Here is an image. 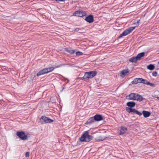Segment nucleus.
Listing matches in <instances>:
<instances>
[{
    "instance_id": "obj_9",
    "label": "nucleus",
    "mask_w": 159,
    "mask_h": 159,
    "mask_svg": "<svg viewBox=\"0 0 159 159\" xmlns=\"http://www.w3.org/2000/svg\"><path fill=\"white\" fill-rule=\"evenodd\" d=\"M85 20L86 21L89 23H92L94 21L93 16L92 15H90L87 17H86Z\"/></svg>"
},
{
    "instance_id": "obj_27",
    "label": "nucleus",
    "mask_w": 159,
    "mask_h": 159,
    "mask_svg": "<svg viewBox=\"0 0 159 159\" xmlns=\"http://www.w3.org/2000/svg\"><path fill=\"white\" fill-rule=\"evenodd\" d=\"M152 74L153 76H156L157 75V73L156 71L153 72L152 73Z\"/></svg>"
},
{
    "instance_id": "obj_17",
    "label": "nucleus",
    "mask_w": 159,
    "mask_h": 159,
    "mask_svg": "<svg viewBox=\"0 0 159 159\" xmlns=\"http://www.w3.org/2000/svg\"><path fill=\"white\" fill-rule=\"evenodd\" d=\"M95 120L94 119V117H91L87 121V122L88 124L94 122Z\"/></svg>"
},
{
    "instance_id": "obj_1",
    "label": "nucleus",
    "mask_w": 159,
    "mask_h": 159,
    "mask_svg": "<svg viewBox=\"0 0 159 159\" xmlns=\"http://www.w3.org/2000/svg\"><path fill=\"white\" fill-rule=\"evenodd\" d=\"M92 137L89 134L88 131L84 132L80 138V141L89 142L92 139Z\"/></svg>"
},
{
    "instance_id": "obj_20",
    "label": "nucleus",
    "mask_w": 159,
    "mask_h": 159,
    "mask_svg": "<svg viewBox=\"0 0 159 159\" xmlns=\"http://www.w3.org/2000/svg\"><path fill=\"white\" fill-rule=\"evenodd\" d=\"M154 68V66L152 64H150L148 66V68L150 70H153Z\"/></svg>"
},
{
    "instance_id": "obj_8",
    "label": "nucleus",
    "mask_w": 159,
    "mask_h": 159,
    "mask_svg": "<svg viewBox=\"0 0 159 159\" xmlns=\"http://www.w3.org/2000/svg\"><path fill=\"white\" fill-rule=\"evenodd\" d=\"M135 28V26L130 27L125 30L123 33L120 35L119 38L121 37L122 36H126L129 34Z\"/></svg>"
},
{
    "instance_id": "obj_25",
    "label": "nucleus",
    "mask_w": 159,
    "mask_h": 159,
    "mask_svg": "<svg viewBox=\"0 0 159 159\" xmlns=\"http://www.w3.org/2000/svg\"><path fill=\"white\" fill-rule=\"evenodd\" d=\"M138 83H141L142 81L143 80V79L141 78H137Z\"/></svg>"
},
{
    "instance_id": "obj_12",
    "label": "nucleus",
    "mask_w": 159,
    "mask_h": 159,
    "mask_svg": "<svg viewBox=\"0 0 159 159\" xmlns=\"http://www.w3.org/2000/svg\"><path fill=\"white\" fill-rule=\"evenodd\" d=\"M65 51L66 52H68L71 54L74 53L75 52V50H73L70 48H65Z\"/></svg>"
},
{
    "instance_id": "obj_35",
    "label": "nucleus",
    "mask_w": 159,
    "mask_h": 159,
    "mask_svg": "<svg viewBox=\"0 0 159 159\" xmlns=\"http://www.w3.org/2000/svg\"><path fill=\"white\" fill-rule=\"evenodd\" d=\"M157 99H158V100H159V97H157Z\"/></svg>"
},
{
    "instance_id": "obj_30",
    "label": "nucleus",
    "mask_w": 159,
    "mask_h": 159,
    "mask_svg": "<svg viewBox=\"0 0 159 159\" xmlns=\"http://www.w3.org/2000/svg\"><path fill=\"white\" fill-rule=\"evenodd\" d=\"M29 152H27L25 153V156L26 157H28L29 156Z\"/></svg>"
},
{
    "instance_id": "obj_22",
    "label": "nucleus",
    "mask_w": 159,
    "mask_h": 159,
    "mask_svg": "<svg viewBox=\"0 0 159 159\" xmlns=\"http://www.w3.org/2000/svg\"><path fill=\"white\" fill-rule=\"evenodd\" d=\"M65 65H66V64H60L58 65L57 66H56L55 67H54V68H55V69L56 68L61 67L63 66H64Z\"/></svg>"
},
{
    "instance_id": "obj_4",
    "label": "nucleus",
    "mask_w": 159,
    "mask_h": 159,
    "mask_svg": "<svg viewBox=\"0 0 159 159\" xmlns=\"http://www.w3.org/2000/svg\"><path fill=\"white\" fill-rule=\"evenodd\" d=\"M54 121L53 120L45 116H42L40 119L39 122L41 124L50 123Z\"/></svg>"
},
{
    "instance_id": "obj_21",
    "label": "nucleus",
    "mask_w": 159,
    "mask_h": 159,
    "mask_svg": "<svg viewBox=\"0 0 159 159\" xmlns=\"http://www.w3.org/2000/svg\"><path fill=\"white\" fill-rule=\"evenodd\" d=\"M137 78L135 79L132 82V83L133 84H136L138 83Z\"/></svg>"
},
{
    "instance_id": "obj_37",
    "label": "nucleus",
    "mask_w": 159,
    "mask_h": 159,
    "mask_svg": "<svg viewBox=\"0 0 159 159\" xmlns=\"http://www.w3.org/2000/svg\"><path fill=\"white\" fill-rule=\"evenodd\" d=\"M66 79V80H68L67 82H68V81H69V80L68 79Z\"/></svg>"
},
{
    "instance_id": "obj_26",
    "label": "nucleus",
    "mask_w": 159,
    "mask_h": 159,
    "mask_svg": "<svg viewBox=\"0 0 159 159\" xmlns=\"http://www.w3.org/2000/svg\"><path fill=\"white\" fill-rule=\"evenodd\" d=\"M135 113L138 115H139V116H141L142 115V113H141L140 112H139V111H137L136 110V113Z\"/></svg>"
},
{
    "instance_id": "obj_13",
    "label": "nucleus",
    "mask_w": 159,
    "mask_h": 159,
    "mask_svg": "<svg viewBox=\"0 0 159 159\" xmlns=\"http://www.w3.org/2000/svg\"><path fill=\"white\" fill-rule=\"evenodd\" d=\"M94 117L95 121H99L102 120V117L100 115H96Z\"/></svg>"
},
{
    "instance_id": "obj_31",
    "label": "nucleus",
    "mask_w": 159,
    "mask_h": 159,
    "mask_svg": "<svg viewBox=\"0 0 159 159\" xmlns=\"http://www.w3.org/2000/svg\"><path fill=\"white\" fill-rule=\"evenodd\" d=\"M79 114V112H76V115L75 117H76V119H77L79 117V115H77V114Z\"/></svg>"
},
{
    "instance_id": "obj_18",
    "label": "nucleus",
    "mask_w": 159,
    "mask_h": 159,
    "mask_svg": "<svg viewBox=\"0 0 159 159\" xmlns=\"http://www.w3.org/2000/svg\"><path fill=\"white\" fill-rule=\"evenodd\" d=\"M73 16H80V10L75 11L73 14Z\"/></svg>"
},
{
    "instance_id": "obj_23",
    "label": "nucleus",
    "mask_w": 159,
    "mask_h": 159,
    "mask_svg": "<svg viewBox=\"0 0 159 159\" xmlns=\"http://www.w3.org/2000/svg\"><path fill=\"white\" fill-rule=\"evenodd\" d=\"M148 81L146 80L143 79L141 83H143L144 84H148Z\"/></svg>"
},
{
    "instance_id": "obj_38",
    "label": "nucleus",
    "mask_w": 159,
    "mask_h": 159,
    "mask_svg": "<svg viewBox=\"0 0 159 159\" xmlns=\"http://www.w3.org/2000/svg\"><path fill=\"white\" fill-rule=\"evenodd\" d=\"M78 140H80V138H79Z\"/></svg>"
},
{
    "instance_id": "obj_15",
    "label": "nucleus",
    "mask_w": 159,
    "mask_h": 159,
    "mask_svg": "<svg viewBox=\"0 0 159 159\" xmlns=\"http://www.w3.org/2000/svg\"><path fill=\"white\" fill-rule=\"evenodd\" d=\"M135 105V102H128L127 103V105L128 107H134Z\"/></svg>"
},
{
    "instance_id": "obj_24",
    "label": "nucleus",
    "mask_w": 159,
    "mask_h": 159,
    "mask_svg": "<svg viewBox=\"0 0 159 159\" xmlns=\"http://www.w3.org/2000/svg\"><path fill=\"white\" fill-rule=\"evenodd\" d=\"M147 85H149L151 86L152 87H154L155 86V85L153 84H152V83H150L148 82Z\"/></svg>"
},
{
    "instance_id": "obj_29",
    "label": "nucleus",
    "mask_w": 159,
    "mask_h": 159,
    "mask_svg": "<svg viewBox=\"0 0 159 159\" xmlns=\"http://www.w3.org/2000/svg\"><path fill=\"white\" fill-rule=\"evenodd\" d=\"M136 110L134 109H131L130 112H134V113H136Z\"/></svg>"
},
{
    "instance_id": "obj_19",
    "label": "nucleus",
    "mask_w": 159,
    "mask_h": 159,
    "mask_svg": "<svg viewBox=\"0 0 159 159\" xmlns=\"http://www.w3.org/2000/svg\"><path fill=\"white\" fill-rule=\"evenodd\" d=\"M86 15V13L85 11H80V17L85 16Z\"/></svg>"
},
{
    "instance_id": "obj_5",
    "label": "nucleus",
    "mask_w": 159,
    "mask_h": 159,
    "mask_svg": "<svg viewBox=\"0 0 159 159\" xmlns=\"http://www.w3.org/2000/svg\"><path fill=\"white\" fill-rule=\"evenodd\" d=\"M145 53L142 52L138 54L136 57H132L130 58L129 61L131 62H136L140 60L141 58L144 56Z\"/></svg>"
},
{
    "instance_id": "obj_32",
    "label": "nucleus",
    "mask_w": 159,
    "mask_h": 159,
    "mask_svg": "<svg viewBox=\"0 0 159 159\" xmlns=\"http://www.w3.org/2000/svg\"><path fill=\"white\" fill-rule=\"evenodd\" d=\"M75 54L76 55V56L80 55V51H78L76 52Z\"/></svg>"
},
{
    "instance_id": "obj_28",
    "label": "nucleus",
    "mask_w": 159,
    "mask_h": 159,
    "mask_svg": "<svg viewBox=\"0 0 159 159\" xmlns=\"http://www.w3.org/2000/svg\"><path fill=\"white\" fill-rule=\"evenodd\" d=\"M131 108H130L126 107V111L129 112H130V111H131Z\"/></svg>"
},
{
    "instance_id": "obj_10",
    "label": "nucleus",
    "mask_w": 159,
    "mask_h": 159,
    "mask_svg": "<svg viewBox=\"0 0 159 159\" xmlns=\"http://www.w3.org/2000/svg\"><path fill=\"white\" fill-rule=\"evenodd\" d=\"M119 130L120 131V134L122 135L127 132V129L125 127L121 126Z\"/></svg>"
},
{
    "instance_id": "obj_6",
    "label": "nucleus",
    "mask_w": 159,
    "mask_h": 159,
    "mask_svg": "<svg viewBox=\"0 0 159 159\" xmlns=\"http://www.w3.org/2000/svg\"><path fill=\"white\" fill-rule=\"evenodd\" d=\"M97 72L96 71H92L85 73L83 77L84 79L92 78L95 76L97 74Z\"/></svg>"
},
{
    "instance_id": "obj_36",
    "label": "nucleus",
    "mask_w": 159,
    "mask_h": 159,
    "mask_svg": "<svg viewBox=\"0 0 159 159\" xmlns=\"http://www.w3.org/2000/svg\"><path fill=\"white\" fill-rule=\"evenodd\" d=\"M65 89L64 87H63L62 89Z\"/></svg>"
},
{
    "instance_id": "obj_33",
    "label": "nucleus",
    "mask_w": 159,
    "mask_h": 159,
    "mask_svg": "<svg viewBox=\"0 0 159 159\" xmlns=\"http://www.w3.org/2000/svg\"><path fill=\"white\" fill-rule=\"evenodd\" d=\"M140 22V20H138L137 21V25L138 26V24L139 23V22Z\"/></svg>"
},
{
    "instance_id": "obj_34",
    "label": "nucleus",
    "mask_w": 159,
    "mask_h": 159,
    "mask_svg": "<svg viewBox=\"0 0 159 159\" xmlns=\"http://www.w3.org/2000/svg\"><path fill=\"white\" fill-rule=\"evenodd\" d=\"M82 54H83V53L82 52H80V55Z\"/></svg>"
},
{
    "instance_id": "obj_7",
    "label": "nucleus",
    "mask_w": 159,
    "mask_h": 159,
    "mask_svg": "<svg viewBox=\"0 0 159 159\" xmlns=\"http://www.w3.org/2000/svg\"><path fill=\"white\" fill-rule=\"evenodd\" d=\"M16 135L19 138L22 140H26L28 138L27 135L23 131H18L16 133Z\"/></svg>"
},
{
    "instance_id": "obj_2",
    "label": "nucleus",
    "mask_w": 159,
    "mask_h": 159,
    "mask_svg": "<svg viewBox=\"0 0 159 159\" xmlns=\"http://www.w3.org/2000/svg\"><path fill=\"white\" fill-rule=\"evenodd\" d=\"M129 100H137L141 101L143 100V98L140 95L135 93H131L129 96Z\"/></svg>"
},
{
    "instance_id": "obj_16",
    "label": "nucleus",
    "mask_w": 159,
    "mask_h": 159,
    "mask_svg": "<svg viewBox=\"0 0 159 159\" xmlns=\"http://www.w3.org/2000/svg\"><path fill=\"white\" fill-rule=\"evenodd\" d=\"M106 137L105 136L101 135L97 137L96 138L97 140L102 141L104 140Z\"/></svg>"
},
{
    "instance_id": "obj_14",
    "label": "nucleus",
    "mask_w": 159,
    "mask_h": 159,
    "mask_svg": "<svg viewBox=\"0 0 159 159\" xmlns=\"http://www.w3.org/2000/svg\"><path fill=\"white\" fill-rule=\"evenodd\" d=\"M142 114L143 115V116L145 118L148 117L151 115V113L150 112L146 111H143Z\"/></svg>"
},
{
    "instance_id": "obj_3",
    "label": "nucleus",
    "mask_w": 159,
    "mask_h": 159,
    "mask_svg": "<svg viewBox=\"0 0 159 159\" xmlns=\"http://www.w3.org/2000/svg\"><path fill=\"white\" fill-rule=\"evenodd\" d=\"M55 69L54 67H49L44 68L39 71L37 74L36 75L39 76L41 75H43L52 71Z\"/></svg>"
},
{
    "instance_id": "obj_11",
    "label": "nucleus",
    "mask_w": 159,
    "mask_h": 159,
    "mask_svg": "<svg viewBox=\"0 0 159 159\" xmlns=\"http://www.w3.org/2000/svg\"><path fill=\"white\" fill-rule=\"evenodd\" d=\"M129 72V71L128 70H122L120 73V76L122 78L124 77Z\"/></svg>"
}]
</instances>
